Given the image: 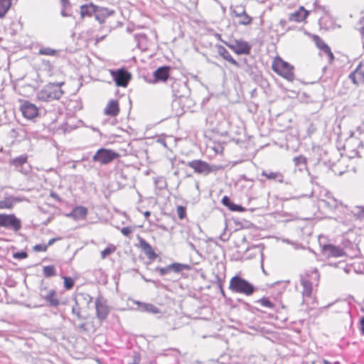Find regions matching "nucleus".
<instances>
[{"label":"nucleus","instance_id":"obj_56","mask_svg":"<svg viewBox=\"0 0 364 364\" xmlns=\"http://www.w3.org/2000/svg\"><path fill=\"white\" fill-rule=\"evenodd\" d=\"M237 301H238L239 303H240V304H243V305H244V306H245V309L247 311H248V306H251L250 304H249L248 303L245 302V301L243 299H237Z\"/></svg>","mask_w":364,"mask_h":364},{"label":"nucleus","instance_id":"obj_43","mask_svg":"<svg viewBox=\"0 0 364 364\" xmlns=\"http://www.w3.org/2000/svg\"><path fill=\"white\" fill-rule=\"evenodd\" d=\"M353 206H349V205H343L342 203H340V210L339 211L342 213H343L344 215H346V217H349V220H351L350 219V210L349 209L352 208Z\"/></svg>","mask_w":364,"mask_h":364},{"label":"nucleus","instance_id":"obj_51","mask_svg":"<svg viewBox=\"0 0 364 364\" xmlns=\"http://www.w3.org/2000/svg\"><path fill=\"white\" fill-rule=\"evenodd\" d=\"M349 78L352 80V82L355 84V85H359L360 83H361V82H358V78L356 75V74L355 73V72L353 71V73H351L350 75H349Z\"/></svg>","mask_w":364,"mask_h":364},{"label":"nucleus","instance_id":"obj_32","mask_svg":"<svg viewBox=\"0 0 364 364\" xmlns=\"http://www.w3.org/2000/svg\"><path fill=\"white\" fill-rule=\"evenodd\" d=\"M12 5V0H0V18H4Z\"/></svg>","mask_w":364,"mask_h":364},{"label":"nucleus","instance_id":"obj_53","mask_svg":"<svg viewBox=\"0 0 364 364\" xmlns=\"http://www.w3.org/2000/svg\"><path fill=\"white\" fill-rule=\"evenodd\" d=\"M50 196L51 198H54L55 200H57L58 202L62 201V199L60 198V197L55 192L51 191L50 193Z\"/></svg>","mask_w":364,"mask_h":364},{"label":"nucleus","instance_id":"obj_36","mask_svg":"<svg viewBox=\"0 0 364 364\" xmlns=\"http://www.w3.org/2000/svg\"><path fill=\"white\" fill-rule=\"evenodd\" d=\"M19 201L20 200L15 198L13 200L11 198H6L4 200H0V209L7 208L11 209L13 207V202Z\"/></svg>","mask_w":364,"mask_h":364},{"label":"nucleus","instance_id":"obj_63","mask_svg":"<svg viewBox=\"0 0 364 364\" xmlns=\"http://www.w3.org/2000/svg\"><path fill=\"white\" fill-rule=\"evenodd\" d=\"M359 31L361 35V38L363 39L364 38V26L359 29Z\"/></svg>","mask_w":364,"mask_h":364},{"label":"nucleus","instance_id":"obj_33","mask_svg":"<svg viewBox=\"0 0 364 364\" xmlns=\"http://www.w3.org/2000/svg\"><path fill=\"white\" fill-rule=\"evenodd\" d=\"M43 274L45 277L49 278L57 275L56 269L54 265L44 266Z\"/></svg>","mask_w":364,"mask_h":364},{"label":"nucleus","instance_id":"obj_61","mask_svg":"<svg viewBox=\"0 0 364 364\" xmlns=\"http://www.w3.org/2000/svg\"><path fill=\"white\" fill-rule=\"evenodd\" d=\"M286 24H287V21H286L285 19H281V20L279 21V25H280L282 27L284 28V26H286Z\"/></svg>","mask_w":364,"mask_h":364},{"label":"nucleus","instance_id":"obj_14","mask_svg":"<svg viewBox=\"0 0 364 364\" xmlns=\"http://www.w3.org/2000/svg\"><path fill=\"white\" fill-rule=\"evenodd\" d=\"M336 198L333 196L331 193H326L325 195V198H322L319 200L318 206L320 208H323L329 211H333L337 208H339L340 203Z\"/></svg>","mask_w":364,"mask_h":364},{"label":"nucleus","instance_id":"obj_48","mask_svg":"<svg viewBox=\"0 0 364 364\" xmlns=\"http://www.w3.org/2000/svg\"><path fill=\"white\" fill-rule=\"evenodd\" d=\"M177 214L178 218L183 220L186 216V208L184 206L179 205L177 207Z\"/></svg>","mask_w":364,"mask_h":364},{"label":"nucleus","instance_id":"obj_13","mask_svg":"<svg viewBox=\"0 0 364 364\" xmlns=\"http://www.w3.org/2000/svg\"><path fill=\"white\" fill-rule=\"evenodd\" d=\"M191 267L188 264L174 262L164 267H157L155 268V271L158 272L161 276H164L171 272L180 273L185 269L188 270Z\"/></svg>","mask_w":364,"mask_h":364},{"label":"nucleus","instance_id":"obj_5","mask_svg":"<svg viewBox=\"0 0 364 364\" xmlns=\"http://www.w3.org/2000/svg\"><path fill=\"white\" fill-rule=\"evenodd\" d=\"M119 157L120 154L112 149L100 148L92 156V161L101 165H107Z\"/></svg>","mask_w":364,"mask_h":364},{"label":"nucleus","instance_id":"obj_24","mask_svg":"<svg viewBox=\"0 0 364 364\" xmlns=\"http://www.w3.org/2000/svg\"><path fill=\"white\" fill-rule=\"evenodd\" d=\"M80 14L81 18H85V17H91L95 14L96 5L93 3L82 4L80 6Z\"/></svg>","mask_w":364,"mask_h":364},{"label":"nucleus","instance_id":"obj_58","mask_svg":"<svg viewBox=\"0 0 364 364\" xmlns=\"http://www.w3.org/2000/svg\"><path fill=\"white\" fill-rule=\"evenodd\" d=\"M311 274H312V277L314 276L315 277V279L316 280H318V278H319V274H318V272L316 269H314L312 272H311Z\"/></svg>","mask_w":364,"mask_h":364},{"label":"nucleus","instance_id":"obj_28","mask_svg":"<svg viewBox=\"0 0 364 364\" xmlns=\"http://www.w3.org/2000/svg\"><path fill=\"white\" fill-rule=\"evenodd\" d=\"M60 5V15L63 17L72 16V4L69 0H59Z\"/></svg>","mask_w":364,"mask_h":364},{"label":"nucleus","instance_id":"obj_25","mask_svg":"<svg viewBox=\"0 0 364 364\" xmlns=\"http://www.w3.org/2000/svg\"><path fill=\"white\" fill-rule=\"evenodd\" d=\"M87 215V209L84 206H76L73 209L70 213L68 215V217H72L75 220L84 219Z\"/></svg>","mask_w":364,"mask_h":364},{"label":"nucleus","instance_id":"obj_45","mask_svg":"<svg viewBox=\"0 0 364 364\" xmlns=\"http://www.w3.org/2000/svg\"><path fill=\"white\" fill-rule=\"evenodd\" d=\"M241 19L239 21V24L247 26L252 23V18L248 14H245L241 17Z\"/></svg>","mask_w":364,"mask_h":364},{"label":"nucleus","instance_id":"obj_39","mask_svg":"<svg viewBox=\"0 0 364 364\" xmlns=\"http://www.w3.org/2000/svg\"><path fill=\"white\" fill-rule=\"evenodd\" d=\"M115 250H116L115 246H114L112 245L107 246L106 248H105L101 252V257L102 259L106 258L108 255H109L110 254L114 252L115 251Z\"/></svg>","mask_w":364,"mask_h":364},{"label":"nucleus","instance_id":"obj_18","mask_svg":"<svg viewBox=\"0 0 364 364\" xmlns=\"http://www.w3.org/2000/svg\"><path fill=\"white\" fill-rule=\"evenodd\" d=\"M215 48L218 55L221 56L224 60L237 68H242V64L236 61L224 46L221 45H215Z\"/></svg>","mask_w":364,"mask_h":364},{"label":"nucleus","instance_id":"obj_30","mask_svg":"<svg viewBox=\"0 0 364 364\" xmlns=\"http://www.w3.org/2000/svg\"><path fill=\"white\" fill-rule=\"evenodd\" d=\"M92 301V297L87 293H78L75 298V303L78 306L80 303H85L89 305Z\"/></svg>","mask_w":364,"mask_h":364},{"label":"nucleus","instance_id":"obj_6","mask_svg":"<svg viewBox=\"0 0 364 364\" xmlns=\"http://www.w3.org/2000/svg\"><path fill=\"white\" fill-rule=\"evenodd\" d=\"M220 38V35H218ZM230 49L237 55H249L252 50V46L242 39H234L230 42H226L220 38Z\"/></svg>","mask_w":364,"mask_h":364},{"label":"nucleus","instance_id":"obj_3","mask_svg":"<svg viewBox=\"0 0 364 364\" xmlns=\"http://www.w3.org/2000/svg\"><path fill=\"white\" fill-rule=\"evenodd\" d=\"M186 165L193 168L196 173L204 176H208L210 173L215 172L221 168L218 165L210 164L200 159L188 161Z\"/></svg>","mask_w":364,"mask_h":364},{"label":"nucleus","instance_id":"obj_62","mask_svg":"<svg viewBox=\"0 0 364 364\" xmlns=\"http://www.w3.org/2000/svg\"><path fill=\"white\" fill-rule=\"evenodd\" d=\"M158 142L161 144L164 147H166V143L165 139H158Z\"/></svg>","mask_w":364,"mask_h":364},{"label":"nucleus","instance_id":"obj_60","mask_svg":"<svg viewBox=\"0 0 364 364\" xmlns=\"http://www.w3.org/2000/svg\"><path fill=\"white\" fill-rule=\"evenodd\" d=\"M259 309L255 306H248V311L251 312V313H255V311H258Z\"/></svg>","mask_w":364,"mask_h":364},{"label":"nucleus","instance_id":"obj_8","mask_svg":"<svg viewBox=\"0 0 364 364\" xmlns=\"http://www.w3.org/2000/svg\"><path fill=\"white\" fill-rule=\"evenodd\" d=\"M173 97L176 98H188L191 95V90L186 82L174 80L171 85Z\"/></svg>","mask_w":364,"mask_h":364},{"label":"nucleus","instance_id":"obj_34","mask_svg":"<svg viewBox=\"0 0 364 364\" xmlns=\"http://www.w3.org/2000/svg\"><path fill=\"white\" fill-rule=\"evenodd\" d=\"M138 304L143 305V310L148 313H151L154 314H157L160 313V310L158 307L152 304H142L141 302H137Z\"/></svg>","mask_w":364,"mask_h":364},{"label":"nucleus","instance_id":"obj_52","mask_svg":"<svg viewBox=\"0 0 364 364\" xmlns=\"http://www.w3.org/2000/svg\"><path fill=\"white\" fill-rule=\"evenodd\" d=\"M318 162L322 163L323 165L327 166H331L333 164V163H331L330 161L325 160L321 156L318 159Z\"/></svg>","mask_w":364,"mask_h":364},{"label":"nucleus","instance_id":"obj_21","mask_svg":"<svg viewBox=\"0 0 364 364\" xmlns=\"http://www.w3.org/2000/svg\"><path fill=\"white\" fill-rule=\"evenodd\" d=\"M309 14V11L306 10L304 6H300L298 10L289 14V21L301 22L307 18Z\"/></svg>","mask_w":364,"mask_h":364},{"label":"nucleus","instance_id":"obj_2","mask_svg":"<svg viewBox=\"0 0 364 364\" xmlns=\"http://www.w3.org/2000/svg\"><path fill=\"white\" fill-rule=\"evenodd\" d=\"M63 85L64 82L47 84L37 93L38 99L43 102L59 100L64 93L61 89Z\"/></svg>","mask_w":364,"mask_h":364},{"label":"nucleus","instance_id":"obj_15","mask_svg":"<svg viewBox=\"0 0 364 364\" xmlns=\"http://www.w3.org/2000/svg\"><path fill=\"white\" fill-rule=\"evenodd\" d=\"M171 67L163 65L158 68L153 73V80H150V83H156L158 82H166L170 76Z\"/></svg>","mask_w":364,"mask_h":364},{"label":"nucleus","instance_id":"obj_4","mask_svg":"<svg viewBox=\"0 0 364 364\" xmlns=\"http://www.w3.org/2000/svg\"><path fill=\"white\" fill-rule=\"evenodd\" d=\"M272 70L278 75L282 76L289 81L294 80V67L282 58H275L272 65Z\"/></svg>","mask_w":364,"mask_h":364},{"label":"nucleus","instance_id":"obj_1","mask_svg":"<svg viewBox=\"0 0 364 364\" xmlns=\"http://www.w3.org/2000/svg\"><path fill=\"white\" fill-rule=\"evenodd\" d=\"M229 289L234 293L242 294L247 296L252 295L257 291L256 287L238 274L230 279Z\"/></svg>","mask_w":364,"mask_h":364},{"label":"nucleus","instance_id":"obj_47","mask_svg":"<svg viewBox=\"0 0 364 364\" xmlns=\"http://www.w3.org/2000/svg\"><path fill=\"white\" fill-rule=\"evenodd\" d=\"M13 257L16 259H23L28 257V253L24 250L16 252L13 254Z\"/></svg>","mask_w":364,"mask_h":364},{"label":"nucleus","instance_id":"obj_16","mask_svg":"<svg viewBox=\"0 0 364 364\" xmlns=\"http://www.w3.org/2000/svg\"><path fill=\"white\" fill-rule=\"evenodd\" d=\"M21 111L24 117L31 119L38 114V107L33 103L26 101L21 105Z\"/></svg>","mask_w":364,"mask_h":364},{"label":"nucleus","instance_id":"obj_59","mask_svg":"<svg viewBox=\"0 0 364 364\" xmlns=\"http://www.w3.org/2000/svg\"><path fill=\"white\" fill-rule=\"evenodd\" d=\"M315 130H316V128L314 127V126L313 124H311L309 126V127L308 128V133L309 134H311L315 132Z\"/></svg>","mask_w":364,"mask_h":364},{"label":"nucleus","instance_id":"obj_7","mask_svg":"<svg viewBox=\"0 0 364 364\" xmlns=\"http://www.w3.org/2000/svg\"><path fill=\"white\" fill-rule=\"evenodd\" d=\"M0 227L18 232L21 228V221L14 214L0 213Z\"/></svg>","mask_w":364,"mask_h":364},{"label":"nucleus","instance_id":"obj_31","mask_svg":"<svg viewBox=\"0 0 364 364\" xmlns=\"http://www.w3.org/2000/svg\"><path fill=\"white\" fill-rule=\"evenodd\" d=\"M261 175L265 176L267 179L269 180H275L279 183L284 182V176L279 172H267L266 171H262Z\"/></svg>","mask_w":364,"mask_h":364},{"label":"nucleus","instance_id":"obj_19","mask_svg":"<svg viewBox=\"0 0 364 364\" xmlns=\"http://www.w3.org/2000/svg\"><path fill=\"white\" fill-rule=\"evenodd\" d=\"M114 10L109 9L107 7H102L96 5L94 16L96 21H97L100 23H103L105 21V19L108 16L114 14Z\"/></svg>","mask_w":364,"mask_h":364},{"label":"nucleus","instance_id":"obj_44","mask_svg":"<svg viewBox=\"0 0 364 364\" xmlns=\"http://www.w3.org/2000/svg\"><path fill=\"white\" fill-rule=\"evenodd\" d=\"M72 314L75 315L77 318L78 320H85V318L83 317L80 314V308L78 306H76V304L75 303V305L72 306Z\"/></svg>","mask_w":364,"mask_h":364},{"label":"nucleus","instance_id":"obj_26","mask_svg":"<svg viewBox=\"0 0 364 364\" xmlns=\"http://www.w3.org/2000/svg\"><path fill=\"white\" fill-rule=\"evenodd\" d=\"M222 203L231 211L234 212H242L245 210V208L240 205L234 203L232 200L227 196H225L222 198Z\"/></svg>","mask_w":364,"mask_h":364},{"label":"nucleus","instance_id":"obj_17","mask_svg":"<svg viewBox=\"0 0 364 364\" xmlns=\"http://www.w3.org/2000/svg\"><path fill=\"white\" fill-rule=\"evenodd\" d=\"M322 252L328 257H339L344 255L343 250L332 244H326L322 246Z\"/></svg>","mask_w":364,"mask_h":364},{"label":"nucleus","instance_id":"obj_27","mask_svg":"<svg viewBox=\"0 0 364 364\" xmlns=\"http://www.w3.org/2000/svg\"><path fill=\"white\" fill-rule=\"evenodd\" d=\"M350 219L354 220H364V206L355 205L349 209Z\"/></svg>","mask_w":364,"mask_h":364},{"label":"nucleus","instance_id":"obj_46","mask_svg":"<svg viewBox=\"0 0 364 364\" xmlns=\"http://www.w3.org/2000/svg\"><path fill=\"white\" fill-rule=\"evenodd\" d=\"M241 68H243L246 73H247L252 79L255 80L257 75L255 73V71L250 65L247 64V65L244 67L242 66Z\"/></svg>","mask_w":364,"mask_h":364},{"label":"nucleus","instance_id":"obj_50","mask_svg":"<svg viewBox=\"0 0 364 364\" xmlns=\"http://www.w3.org/2000/svg\"><path fill=\"white\" fill-rule=\"evenodd\" d=\"M132 231L133 229L129 226L124 227L121 229L122 234L126 237L129 236Z\"/></svg>","mask_w":364,"mask_h":364},{"label":"nucleus","instance_id":"obj_49","mask_svg":"<svg viewBox=\"0 0 364 364\" xmlns=\"http://www.w3.org/2000/svg\"><path fill=\"white\" fill-rule=\"evenodd\" d=\"M47 249L48 245L45 244H37L33 247V250L35 252H46Z\"/></svg>","mask_w":364,"mask_h":364},{"label":"nucleus","instance_id":"obj_9","mask_svg":"<svg viewBox=\"0 0 364 364\" xmlns=\"http://www.w3.org/2000/svg\"><path fill=\"white\" fill-rule=\"evenodd\" d=\"M39 296L46 302L49 307L56 308L60 304V301L55 289H48L46 287H40Z\"/></svg>","mask_w":364,"mask_h":364},{"label":"nucleus","instance_id":"obj_35","mask_svg":"<svg viewBox=\"0 0 364 364\" xmlns=\"http://www.w3.org/2000/svg\"><path fill=\"white\" fill-rule=\"evenodd\" d=\"M293 160L295 166L299 167L300 170L305 168L306 166V159L302 155L294 157Z\"/></svg>","mask_w":364,"mask_h":364},{"label":"nucleus","instance_id":"obj_55","mask_svg":"<svg viewBox=\"0 0 364 364\" xmlns=\"http://www.w3.org/2000/svg\"><path fill=\"white\" fill-rule=\"evenodd\" d=\"M60 240V237H54V238H52V239H50V240L48 241V244H47L46 245H48V247L49 246L53 245L56 241H58V240Z\"/></svg>","mask_w":364,"mask_h":364},{"label":"nucleus","instance_id":"obj_37","mask_svg":"<svg viewBox=\"0 0 364 364\" xmlns=\"http://www.w3.org/2000/svg\"><path fill=\"white\" fill-rule=\"evenodd\" d=\"M62 279H63V287L66 290L73 289L75 285V280L72 277L62 276Z\"/></svg>","mask_w":364,"mask_h":364},{"label":"nucleus","instance_id":"obj_41","mask_svg":"<svg viewBox=\"0 0 364 364\" xmlns=\"http://www.w3.org/2000/svg\"><path fill=\"white\" fill-rule=\"evenodd\" d=\"M232 13L236 17H241L244 14H247L245 8L242 6H236L232 10Z\"/></svg>","mask_w":364,"mask_h":364},{"label":"nucleus","instance_id":"obj_40","mask_svg":"<svg viewBox=\"0 0 364 364\" xmlns=\"http://www.w3.org/2000/svg\"><path fill=\"white\" fill-rule=\"evenodd\" d=\"M38 53L41 55L53 56V55H56L57 50L55 49L48 48H48H42L39 50Z\"/></svg>","mask_w":364,"mask_h":364},{"label":"nucleus","instance_id":"obj_22","mask_svg":"<svg viewBox=\"0 0 364 364\" xmlns=\"http://www.w3.org/2000/svg\"><path fill=\"white\" fill-rule=\"evenodd\" d=\"M139 245L145 255L148 257L151 260H154L158 255L153 250L152 247L148 243L144 238L139 237Z\"/></svg>","mask_w":364,"mask_h":364},{"label":"nucleus","instance_id":"obj_64","mask_svg":"<svg viewBox=\"0 0 364 364\" xmlns=\"http://www.w3.org/2000/svg\"><path fill=\"white\" fill-rule=\"evenodd\" d=\"M144 215L146 218H148L150 215H151V212L150 211H145L144 213Z\"/></svg>","mask_w":364,"mask_h":364},{"label":"nucleus","instance_id":"obj_57","mask_svg":"<svg viewBox=\"0 0 364 364\" xmlns=\"http://www.w3.org/2000/svg\"><path fill=\"white\" fill-rule=\"evenodd\" d=\"M360 324L361 334L364 335V316L360 319Z\"/></svg>","mask_w":364,"mask_h":364},{"label":"nucleus","instance_id":"obj_10","mask_svg":"<svg viewBox=\"0 0 364 364\" xmlns=\"http://www.w3.org/2000/svg\"><path fill=\"white\" fill-rule=\"evenodd\" d=\"M95 304L96 316L100 321L102 322L106 320L110 311V308L107 305V301L102 296H98L95 300Z\"/></svg>","mask_w":364,"mask_h":364},{"label":"nucleus","instance_id":"obj_20","mask_svg":"<svg viewBox=\"0 0 364 364\" xmlns=\"http://www.w3.org/2000/svg\"><path fill=\"white\" fill-rule=\"evenodd\" d=\"M314 41L316 46L328 55L329 62H333L335 58L331 48L318 36H314Z\"/></svg>","mask_w":364,"mask_h":364},{"label":"nucleus","instance_id":"obj_12","mask_svg":"<svg viewBox=\"0 0 364 364\" xmlns=\"http://www.w3.org/2000/svg\"><path fill=\"white\" fill-rule=\"evenodd\" d=\"M9 164L14 166L16 171L24 175L28 174L31 171V166L28 163V156L26 154L11 159Z\"/></svg>","mask_w":364,"mask_h":364},{"label":"nucleus","instance_id":"obj_38","mask_svg":"<svg viewBox=\"0 0 364 364\" xmlns=\"http://www.w3.org/2000/svg\"><path fill=\"white\" fill-rule=\"evenodd\" d=\"M355 73L356 74L358 82H364V67L361 63H360L356 69L354 70Z\"/></svg>","mask_w":364,"mask_h":364},{"label":"nucleus","instance_id":"obj_54","mask_svg":"<svg viewBox=\"0 0 364 364\" xmlns=\"http://www.w3.org/2000/svg\"><path fill=\"white\" fill-rule=\"evenodd\" d=\"M354 269H355V272H357V273H359V274H364V269H361V267H360V264L357 265L355 264H354Z\"/></svg>","mask_w":364,"mask_h":364},{"label":"nucleus","instance_id":"obj_42","mask_svg":"<svg viewBox=\"0 0 364 364\" xmlns=\"http://www.w3.org/2000/svg\"><path fill=\"white\" fill-rule=\"evenodd\" d=\"M256 302L260 303L262 306L270 309H272L274 306V304L267 297H262Z\"/></svg>","mask_w":364,"mask_h":364},{"label":"nucleus","instance_id":"obj_11","mask_svg":"<svg viewBox=\"0 0 364 364\" xmlns=\"http://www.w3.org/2000/svg\"><path fill=\"white\" fill-rule=\"evenodd\" d=\"M113 80L117 87H126L131 80V73L124 68L111 71Z\"/></svg>","mask_w":364,"mask_h":364},{"label":"nucleus","instance_id":"obj_23","mask_svg":"<svg viewBox=\"0 0 364 364\" xmlns=\"http://www.w3.org/2000/svg\"><path fill=\"white\" fill-rule=\"evenodd\" d=\"M104 112L106 115L116 117L119 112V102L117 100H111L107 105Z\"/></svg>","mask_w":364,"mask_h":364},{"label":"nucleus","instance_id":"obj_29","mask_svg":"<svg viewBox=\"0 0 364 364\" xmlns=\"http://www.w3.org/2000/svg\"><path fill=\"white\" fill-rule=\"evenodd\" d=\"M301 284L303 287V296L311 297L312 294V283L309 279L301 277Z\"/></svg>","mask_w":364,"mask_h":364}]
</instances>
